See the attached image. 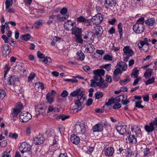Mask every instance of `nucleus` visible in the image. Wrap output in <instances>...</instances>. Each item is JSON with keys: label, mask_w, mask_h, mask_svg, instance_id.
<instances>
[{"label": "nucleus", "mask_w": 157, "mask_h": 157, "mask_svg": "<svg viewBox=\"0 0 157 157\" xmlns=\"http://www.w3.org/2000/svg\"><path fill=\"white\" fill-rule=\"evenodd\" d=\"M75 132L78 135H83L86 132V126L84 124H76L75 126Z\"/></svg>", "instance_id": "nucleus-1"}, {"label": "nucleus", "mask_w": 157, "mask_h": 157, "mask_svg": "<svg viewBox=\"0 0 157 157\" xmlns=\"http://www.w3.org/2000/svg\"><path fill=\"white\" fill-rule=\"evenodd\" d=\"M85 91L81 90L80 88H78L76 90L72 92L70 95L72 97H75L77 96V98L78 100H81L85 94Z\"/></svg>", "instance_id": "nucleus-2"}, {"label": "nucleus", "mask_w": 157, "mask_h": 157, "mask_svg": "<svg viewBox=\"0 0 157 157\" xmlns=\"http://www.w3.org/2000/svg\"><path fill=\"white\" fill-rule=\"evenodd\" d=\"M20 121L23 122H27L32 117V115L28 112H21L19 116Z\"/></svg>", "instance_id": "nucleus-3"}, {"label": "nucleus", "mask_w": 157, "mask_h": 157, "mask_svg": "<svg viewBox=\"0 0 157 157\" xmlns=\"http://www.w3.org/2000/svg\"><path fill=\"white\" fill-rule=\"evenodd\" d=\"M133 29L136 33L141 34L144 31L145 28L144 25L136 23L133 25Z\"/></svg>", "instance_id": "nucleus-4"}, {"label": "nucleus", "mask_w": 157, "mask_h": 157, "mask_svg": "<svg viewBox=\"0 0 157 157\" xmlns=\"http://www.w3.org/2000/svg\"><path fill=\"white\" fill-rule=\"evenodd\" d=\"M103 19V15L101 13H98L92 18V21L94 24L97 25L100 24Z\"/></svg>", "instance_id": "nucleus-5"}, {"label": "nucleus", "mask_w": 157, "mask_h": 157, "mask_svg": "<svg viewBox=\"0 0 157 157\" xmlns=\"http://www.w3.org/2000/svg\"><path fill=\"white\" fill-rule=\"evenodd\" d=\"M0 51L2 53L3 56L6 57L10 53L11 48L8 45L5 44L1 46Z\"/></svg>", "instance_id": "nucleus-6"}, {"label": "nucleus", "mask_w": 157, "mask_h": 157, "mask_svg": "<svg viewBox=\"0 0 157 157\" xmlns=\"http://www.w3.org/2000/svg\"><path fill=\"white\" fill-rule=\"evenodd\" d=\"M19 149L21 153L29 151L31 150V145L25 142L22 143L19 146Z\"/></svg>", "instance_id": "nucleus-7"}, {"label": "nucleus", "mask_w": 157, "mask_h": 157, "mask_svg": "<svg viewBox=\"0 0 157 157\" xmlns=\"http://www.w3.org/2000/svg\"><path fill=\"white\" fill-rule=\"evenodd\" d=\"M94 29L95 32L93 34H94V36H96L98 37H101L103 32L102 27L99 25H96L94 27Z\"/></svg>", "instance_id": "nucleus-8"}, {"label": "nucleus", "mask_w": 157, "mask_h": 157, "mask_svg": "<svg viewBox=\"0 0 157 157\" xmlns=\"http://www.w3.org/2000/svg\"><path fill=\"white\" fill-rule=\"evenodd\" d=\"M44 139L42 134H39L35 137L33 140L34 143L36 145H38L42 144Z\"/></svg>", "instance_id": "nucleus-9"}, {"label": "nucleus", "mask_w": 157, "mask_h": 157, "mask_svg": "<svg viewBox=\"0 0 157 157\" xmlns=\"http://www.w3.org/2000/svg\"><path fill=\"white\" fill-rule=\"evenodd\" d=\"M105 7L107 9L113 8L116 4V0H105Z\"/></svg>", "instance_id": "nucleus-10"}, {"label": "nucleus", "mask_w": 157, "mask_h": 157, "mask_svg": "<svg viewBox=\"0 0 157 157\" xmlns=\"http://www.w3.org/2000/svg\"><path fill=\"white\" fill-rule=\"evenodd\" d=\"M123 50L125 55L128 56H131L134 53L132 49L130 48L129 46L124 47Z\"/></svg>", "instance_id": "nucleus-11"}, {"label": "nucleus", "mask_w": 157, "mask_h": 157, "mask_svg": "<svg viewBox=\"0 0 157 157\" xmlns=\"http://www.w3.org/2000/svg\"><path fill=\"white\" fill-rule=\"evenodd\" d=\"M127 126L125 125H119L116 127L117 132L121 135H123L126 132Z\"/></svg>", "instance_id": "nucleus-12"}, {"label": "nucleus", "mask_w": 157, "mask_h": 157, "mask_svg": "<svg viewBox=\"0 0 157 157\" xmlns=\"http://www.w3.org/2000/svg\"><path fill=\"white\" fill-rule=\"evenodd\" d=\"M103 130V125L99 122L94 126L92 127V130L94 132H100Z\"/></svg>", "instance_id": "nucleus-13"}, {"label": "nucleus", "mask_w": 157, "mask_h": 157, "mask_svg": "<svg viewBox=\"0 0 157 157\" xmlns=\"http://www.w3.org/2000/svg\"><path fill=\"white\" fill-rule=\"evenodd\" d=\"M114 149L113 148L109 147L105 149L104 152L105 155L106 156H111L114 153Z\"/></svg>", "instance_id": "nucleus-14"}, {"label": "nucleus", "mask_w": 157, "mask_h": 157, "mask_svg": "<svg viewBox=\"0 0 157 157\" xmlns=\"http://www.w3.org/2000/svg\"><path fill=\"white\" fill-rule=\"evenodd\" d=\"M72 30V34L75 36L77 35H82V29L78 27L72 28L71 29Z\"/></svg>", "instance_id": "nucleus-15"}, {"label": "nucleus", "mask_w": 157, "mask_h": 157, "mask_svg": "<svg viewBox=\"0 0 157 157\" xmlns=\"http://www.w3.org/2000/svg\"><path fill=\"white\" fill-rule=\"evenodd\" d=\"M71 142L75 144H77L80 142V138L75 134L71 136Z\"/></svg>", "instance_id": "nucleus-16"}, {"label": "nucleus", "mask_w": 157, "mask_h": 157, "mask_svg": "<svg viewBox=\"0 0 157 157\" xmlns=\"http://www.w3.org/2000/svg\"><path fill=\"white\" fill-rule=\"evenodd\" d=\"M94 34H93L91 32H86L85 33V34L83 38L87 40H92V42H93V40L92 39L93 37H94Z\"/></svg>", "instance_id": "nucleus-17"}, {"label": "nucleus", "mask_w": 157, "mask_h": 157, "mask_svg": "<svg viewBox=\"0 0 157 157\" xmlns=\"http://www.w3.org/2000/svg\"><path fill=\"white\" fill-rule=\"evenodd\" d=\"M99 78V82H97V85L100 87L104 88L107 87L108 85L106 83H104L105 81L102 78V77Z\"/></svg>", "instance_id": "nucleus-18"}, {"label": "nucleus", "mask_w": 157, "mask_h": 157, "mask_svg": "<svg viewBox=\"0 0 157 157\" xmlns=\"http://www.w3.org/2000/svg\"><path fill=\"white\" fill-rule=\"evenodd\" d=\"M105 72V71L102 69H98L97 70H95L93 71L94 74H96L98 75L99 78H101L102 76H104Z\"/></svg>", "instance_id": "nucleus-19"}, {"label": "nucleus", "mask_w": 157, "mask_h": 157, "mask_svg": "<svg viewBox=\"0 0 157 157\" xmlns=\"http://www.w3.org/2000/svg\"><path fill=\"white\" fill-rule=\"evenodd\" d=\"M85 55L81 50L78 51L77 53L76 59L78 60L82 61L84 60Z\"/></svg>", "instance_id": "nucleus-20"}, {"label": "nucleus", "mask_w": 157, "mask_h": 157, "mask_svg": "<svg viewBox=\"0 0 157 157\" xmlns=\"http://www.w3.org/2000/svg\"><path fill=\"white\" fill-rule=\"evenodd\" d=\"M145 129L148 133H150L152 132L155 129L152 125L151 123H150L149 125H146L145 126Z\"/></svg>", "instance_id": "nucleus-21"}, {"label": "nucleus", "mask_w": 157, "mask_h": 157, "mask_svg": "<svg viewBox=\"0 0 157 157\" xmlns=\"http://www.w3.org/2000/svg\"><path fill=\"white\" fill-rule=\"evenodd\" d=\"M69 14H67L64 16H61L60 14H58L56 15V20L58 21H63L67 18L69 17Z\"/></svg>", "instance_id": "nucleus-22"}, {"label": "nucleus", "mask_w": 157, "mask_h": 157, "mask_svg": "<svg viewBox=\"0 0 157 157\" xmlns=\"http://www.w3.org/2000/svg\"><path fill=\"white\" fill-rule=\"evenodd\" d=\"M155 21L153 18L148 19L145 21V24L149 26H153L155 23Z\"/></svg>", "instance_id": "nucleus-23"}, {"label": "nucleus", "mask_w": 157, "mask_h": 157, "mask_svg": "<svg viewBox=\"0 0 157 157\" xmlns=\"http://www.w3.org/2000/svg\"><path fill=\"white\" fill-rule=\"evenodd\" d=\"M117 65L122 69V71H125L127 68V65L126 63L121 62L117 63Z\"/></svg>", "instance_id": "nucleus-24"}, {"label": "nucleus", "mask_w": 157, "mask_h": 157, "mask_svg": "<svg viewBox=\"0 0 157 157\" xmlns=\"http://www.w3.org/2000/svg\"><path fill=\"white\" fill-rule=\"evenodd\" d=\"M152 72V69L151 68L147 69L144 74V76L146 78H147L151 76Z\"/></svg>", "instance_id": "nucleus-25"}, {"label": "nucleus", "mask_w": 157, "mask_h": 157, "mask_svg": "<svg viewBox=\"0 0 157 157\" xmlns=\"http://www.w3.org/2000/svg\"><path fill=\"white\" fill-rule=\"evenodd\" d=\"M113 102H115L114 98H112L108 100V101L105 103V105L103 107L104 109V108L106 106L109 108H110V106L111 104Z\"/></svg>", "instance_id": "nucleus-26"}, {"label": "nucleus", "mask_w": 157, "mask_h": 157, "mask_svg": "<svg viewBox=\"0 0 157 157\" xmlns=\"http://www.w3.org/2000/svg\"><path fill=\"white\" fill-rule=\"evenodd\" d=\"M75 41L78 43L82 44L83 43V40L82 38V35L75 36Z\"/></svg>", "instance_id": "nucleus-27"}, {"label": "nucleus", "mask_w": 157, "mask_h": 157, "mask_svg": "<svg viewBox=\"0 0 157 157\" xmlns=\"http://www.w3.org/2000/svg\"><path fill=\"white\" fill-rule=\"evenodd\" d=\"M46 99L49 104L52 103L54 100V98L50 95V94H47L46 95Z\"/></svg>", "instance_id": "nucleus-28"}, {"label": "nucleus", "mask_w": 157, "mask_h": 157, "mask_svg": "<svg viewBox=\"0 0 157 157\" xmlns=\"http://www.w3.org/2000/svg\"><path fill=\"white\" fill-rule=\"evenodd\" d=\"M35 111L36 112L38 113V114H36V115L38 116V115H39L43 112L44 111V108L38 106L35 109Z\"/></svg>", "instance_id": "nucleus-29"}, {"label": "nucleus", "mask_w": 157, "mask_h": 157, "mask_svg": "<svg viewBox=\"0 0 157 157\" xmlns=\"http://www.w3.org/2000/svg\"><path fill=\"white\" fill-rule=\"evenodd\" d=\"M124 99H125V97L124 95H120L114 98L115 102H119Z\"/></svg>", "instance_id": "nucleus-30"}, {"label": "nucleus", "mask_w": 157, "mask_h": 157, "mask_svg": "<svg viewBox=\"0 0 157 157\" xmlns=\"http://www.w3.org/2000/svg\"><path fill=\"white\" fill-rule=\"evenodd\" d=\"M80 100L78 99L77 100L75 101V104L77 105V107H78V110L76 111V112L81 110L82 108L81 106V103L80 101Z\"/></svg>", "instance_id": "nucleus-31"}, {"label": "nucleus", "mask_w": 157, "mask_h": 157, "mask_svg": "<svg viewBox=\"0 0 157 157\" xmlns=\"http://www.w3.org/2000/svg\"><path fill=\"white\" fill-rule=\"evenodd\" d=\"M41 62L45 63L46 64H48L49 63L52 62V60L50 58L48 57H46L42 60H40Z\"/></svg>", "instance_id": "nucleus-32"}, {"label": "nucleus", "mask_w": 157, "mask_h": 157, "mask_svg": "<svg viewBox=\"0 0 157 157\" xmlns=\"http://www.w3.org/2000/svg\"><path fill=\"white\" fill-rule=\"evenodd\" d=\"M14 77H13L12 76H10L8 78V83L10 85H14L15 84V82L14 81Z\"/></svg>", "instance_id": "nucleus-33"}, {"label": "nucleus", "mask_w": 157, "mask_h": 157, "mask_svg": "<svg viewBox=\"0 0 157 157\" xmlns=\"http://www.w3.org/2000/svg\"><path fill=\"white\" fill-rule=\"evenodd\" d=\"M31 37V36L30 34L23 35L21 36V39L22 40L27 41L30 39Z\"/></svg>", "instance_id": "nucleus-34"}, {"label": "nucleus", "mask_w": 157, "mask_h": 157, "mask_svg": "<svg viewBox=\"0 0 157 157\" xmlns=\"http://www.w3.org/2000/svg\"><path fill=\"white\" fill-rule=\"evenodd\" d=\"M71 22L70 20H68L66 22L64 25V29L67 30L69 31L71 27L70 23Z\"/></svg>", "instance_id": "nucleus-35"}, {"label": "nucleus", "mask_w": 157, "mask_h": 157, "mask_svg": "<svg viewBox=\"0 0 157 157\" xmlns=\"http://www.w3.org/2000/svg\"><path fill=\"white\" fill-rule=\"evenodd\" d=\"M127 152L128 154L127 157H136L134 153L129 148H127Z\"/></svg>", "instance_id": "nucleus-36"}, {"label": "nucleus", "mask_w": 157, "mask_h": 157, "mask_svg": "<svg viewBox=\"0 0 157 157\" xmlns=\"http://www.w3.org/2000/svg\"><path fill=\"white\" fill-rule=\"evenodd\" d=\"M100 67L105 68L107 71H109L111 69V64H106L104 65L101 66Z\"/></svg>", "instance_id": "nucleus-37"}, {"label": "nucleus", "mask_w": 157, "mask_h": 157, "mask_svg": "<svg viewBox=\"0 0 157 157\" xmlns=\"http://www.w3.org/2000/svg\"><path fill=\"white\" fill-rule=\"evenodd\" d=\"M13 113L11 114V115L13 117H17L18 114L21 112L20 110H18L15 108L13 109Z\"/></svg>", "instance_id": "nucleus-38"}, {"label": "nucleus", "mask_w": 157, "mask_h": 157, "mask_svg": "<svg viewBox=\"0 0 157 157\" xmlns=\"http://www.w3.org/2000/svg\"><path fill=\"white\" fill-rule=\"evenodd\" d=\"M103 59L105 61H111L113 60V57L112 56L107 54L104 56Z\"/></svg>", "instance_id": "nucleus-39"}, {"label": "nucleus", "mask_w": 157, "mask_h": 157, "mask_svg": "<svg viewBox=\"0 0 157 157\" xmlns=\"http://www.w3.org/2000/svg\"><path fill=\"white\" fill-rule=\"evenodd\" d=\"M118 28L120 37L121 38L122 36V24L121 23H120L118 24Z\"/></svg>", "instance_id": "nucleus-40"}, {"label": "nucleus", "mask_w": 157, "mask_h": 157, "mask_svg": "<svg viewBox=\"0 0 157 157\" xmlns=\"http://www.w3.org/2000/svg\"><path fill=\"white\" fill-rule=\"evenodd\" d=\"M129 141L130 143H132L133 142H136V139L135 136L134 135H133L131 136H129L128 137Z\"/></svg>", "instance_id": "nucleus-41"}, {"label": "nucleus", "mask_w": 157, "mask_h": 157, "mask_svg": "<svg viewBox=\"0 0 157 157\" xmlns=\"http://www.w3.org/2000/svg\"><path fill=\"white\" fill-rule=\"evenodd\" d=\"M103 96V93L101 92L98 91L95 94V98L97 99H98L102 97Z\"/></svg>", "instance_id": "nucleus-42"}, {"label": "nucleus", "mask_w": 157, "mask_h": 157, "mask_svg": "<svg viewBox=\"0 0 157 157\" xmlns=\"http://www.w3.org/2000/svg\"><path fill=\"white\" fill-rule=\"evenodd\" d=\"M142 102V100H140V101L136 102L135 107L141 109L144 108V106L141 104Z\"/></svg>", "instance_id": "nucleus-43"}, {"label": "nucleus", "mask_w": 157, "mask_h": 157, "mask_svg": "<svg viewBox=\"0 0 157 157\" xmlns=\"http://www.w3.org/2000/svg\"><path fill=\"white\" fill-rule=\"evenodd\" d=\"M122 71H121L120 69L119 68H116L114 72H113V75H114L116 76L118 75L120 73L121 74L122 73Z\"/></svg>", "instance_id": "nucleus-44"}, {"label": "nucleus", "mask_w": 157, "mask_h": 157, "mask_svg": "<svg viewBox=\"0 0 157 157\" xmlns=\"http://www.w3.org/2000/svg\"><path fill=\"white\" fill-rule=\"evenodd\" d=\"M15 108L21 111L22 109H23V106L22 104L21 103H19L17 104L15 106Z\"/></svg>", "instance_id": "nucleus-45"}, {"label": "nucleus", "mask_w": 157, "mask_h": 157, "mask_svg": "<svg viewBox=\"0 0 157 157\" xmlns=\"http://www.w3.org/2000/svg\"><path fill=\"white\" fill-rule=\"evenodd\" d=\"M133 72L131 74V76L134 78H137L138 76V74L139 73L138 71L136 70L135 71L133 70Z\"/></svg>", "instance_id": "nucleus-46"}, {"label": "nucleus", "mask_w": 157, "mask_h": 157, "mask_svg": "<svg viewBox=\"0 0 157 157\" xmlns=\"http://www.w3.org/2000/svg\"><path fill=\"white\" fill-rule=\"evenodd\" d=\"M155 82V78L152 77L151 78L147 80L145 82L146 85H147L154 83Z\"/></svg>", "instance_id": "nucleus-47"}, {"label": "nucleus", "mask_w": 157, "mask_h": 157, "mask_svg": "<svg viewBox=\"0 0 157 157\" xmlns=\"http://www.w3.org/2000/svg\"><path fill=\"white\" fill-rule=\"evenodd\" d=\"M6 95V93L4 90L0 89V99H3Z\"/></svg>", "instance_id": "nucleus-48"}, {"label": "nucleus", "mask_w": 157, "mask_h": 157, "mask_svg": "<svg viewBox=\"0 0 157 157\" xmlns=\"http://www.w3.org/2000/svg\"><path fill=\"white\" fill-rule=\"evenodd\" d=\"M9 24L8 22L6 21L5 22V25H2L1 26V32L2 34H4L5 33L4 29L6 25H8V24Z\"/></svg>", "instance_id": "nucleus-49"}, {"label": "nucleus", "mask_w": 157, "mask_h": 157, "mask_svg": "<svg viewBox=\"0 0 157 157\" xmlns=\"http://www.w3.org/2000/svg\"><path fill=\"white\" fill-rule=\"evenodd\" d=\"M148 40L147 38H145L143 40L146 44V46L147 49L146 51V52H147L148 51L149 48V44L148 43Z\"/></svg>", "instance_id": "nucleus-50"}, {"label": "nucleus", "mask_w": 157, "mask_h": 157, "mask_svg": "<svg viewBox=\"0 0 157 157\" xmlns=\"http://www.w3.org/2000/svg\"><path fill=\"white\" fill-rule=\"evenodd\" d=\"M86 19V18L82 16H80L77 18V21L79 22H84Z\"/></svg>", "instance_id": "nucleus-51"}, {"label": "nucleus", "mask_w": 157, "mask_h": 157, "mask_svg": "<svg viewBox=\"0 0 157 157\" xmlns=\"http://www.w3.org/2000/svg\"><path fill=\"white\" fill-rule=\"evenodd\" d=\"M91 21H92V20L91 21L90 19H86L84 22V25L86 26H90L91 25Z\"/></svg>", "instance_id": "nucleus-52"}, {"label": "nucleus", "mask_w": 157, "mask_h": 157, "mask_svg": "<svg viewBox=\"0 0 157 157\" xmlns=\"http://www.w3.org/2000/svg\"><path fill=\"white\" fill-rule=\"evenodd\" d=\"M150 123L152 124V125L155 128H157V117L155 118L154 120L151 122Z\"/></svg>", "instance_id": "nucleus-53"}, {"label": "nucleus", "mask_w": 157, "mask_h": 157, "mask_svg": "<svg viewBox=\"0 0 157 157\" xmlns=\"http://www.w3.org/2000/svg\"><path fill=\"white\" fill-rule=\"evenodd\" d=\"M35 76V74L34 72L31 73L28 77V81L30 82L31 81L32 79L34 78Z\"/></svg>", "instance_id": "nucleus-54"}, {"label": "nucleus", "mask_w": 157, "mask_h": 157, "mask_svg": "<svg viewBox=\"0 0 157 157\" xmlns=\"http://www.w3.org/2000/svg\"><path fill=\"white\" fill-rule=\"evenodd\" d=\"M67 9L66 7H64L61 9L60 13L62 14H68L67 13Z\"/></svg>", "instance_id": "nucleus-55"}, {"label": "nucleus", "mask_w": 157, "mask_h": 157, "mask_svg": "<svg viewBox=\"0 0 157 157\" xmlns=\"http://www.w3.org/2000/svg\"><path fill=\"white\" fill-rule=\"evenodd\" d=\"M144 18L143 17H140L136 21V23L138 24H142L144 25Z\"/></svg>", "instance_id": "nucleus-56"}, {"label": "nucleus", "mask_w": 157, "mask_h": 157, "mask_svg": "<svg viewBox=\"0 0 157 157\" xmlns=\"http://www.w3.org/2000/svg\"><path fill=\"white\" fill-rule=\"evenodd\" d=\"M9 136L10 138L16 139L18 138V135L17 133H14L13 134L12 133H10L9 134Z\"/></svg>", "instance_id": "nucleus-57"}, {"label": "nucleus", "mask_w": 157, "mask_h": 157, "mask_svg": "<svg viewBox=\"0 0 157 157\" xmlns=\"http://www.w3.org/2000/svg\"><path fill=\"white\" fill-rule=\"evenodd\" d=\"M150 149L147 147H146L144 151V155L147 156L150 152Z\"/></svg>", "instance_id": "nucleus-58"}, {"label": "nucleus", "mask_w": 157, "mask_h": 157, "mask_svg": "<svg viewBox=\"0 0 157 157\" xmlns=\"http://www.w3.org/2000/svg\"><path fill=\"white\" fill-rule=\"evenodd\" d=\"M144 101L148 102L149 100V94H146L143 96Z\"/></svg>", "instance_id": "nucleus-59"}, {"label": "nucleus", "mask_w": 157, "mask_h": 157, "mask_svg": "<svg viewBox=\"0 0 157 157\" xmlns=\"http://www.w3.org/2000/svg\"><path fill=\"white\" fill-rule=\"evenodd\" d=\"M136 130L135 131V132L136 135L138 136L139 135L141 134V131L140 129L137 127L136 128H135Z\"/></svg>", "instance_id": "nucleus-60"}, {"label": "nucleus", "mask_w": 157, "mask_h": 157, "mask_svg": "<svg viewBox=\"0 0 157 157\" xmlns=\"http://www.w3.org/2000/svg\"><path fill=\"white\" fill-rule=\"evenodd\" d=\"M88 46L90 48V52H93L94 50V46L91 43H89L88 45Z\"/></svg>", "instance_id": "nucleus-61"}, {"label": "nucleus", "mask_w": 157, "mask_h": 157, "mask_svg": "<svg viewBox=\"0 0 157 157\" xmlns=\"http://www.w3.org/2000/svg\"><path fill=\"white\" fill-rule=\"evenodd\" d=\"M37 55L38 57L40 59H43L45 57V56L44 54L41 53L39 51H38L37 52Z\"/></svg>", "instance_id": "nucleus-62"}, {"label": "nucleus", "mask_w": 157, "mask_h": 157, "mask_svg": "<svg viewBox=\"0 0 157 157\" xmlns=\"http://www.w3.org/2000/svg\"><path fill=\"white\" fill-rule=\"evenodd\" d=\"M121 107V104L120 103H116L113 106V108L114 109H118Z\"/></svg>", "instance_id": "nucleus-63"}, {"label": "nucleus", "mask_w": 157, "mask_h": 157, "mask_svg": "<svg viewBox=\"0 0 157 157\" xmlns=\"http://www.w3.org/2000/svg\"><path fill=\"white\" fill-rule=\"evenodd\" d=\"M68 93L67 91L66 90H63L61 94V96L63 97H65L67 96Z\"/></svg>", "instance_id": "nucleus-64"}]
</instances>
